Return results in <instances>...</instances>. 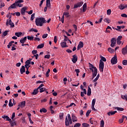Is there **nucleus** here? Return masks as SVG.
<instances>
[{
    "mask_svg": "<svg viewBox=\"0 0 127 127\" xmlns=\"http://www.w3.org/2000/svg\"><path fill=\"white\" fill-rule=\"evenodd\" d=\"M125 118H126V120H127V117L126 116H122V118L121 119H122V121H124V120H125Z\"/></svg>",
    "mask_w": 127,
    "mask_h": 127,
    "instance_id": "63",
    "label": "nucleus"
},
{
    "mask_svg": "<svg viewBox=\"0 0 127 127\" xmlns=\"http://www.w3.org/2000/svg\"><path fill=\"white\" fill-rule=\"evenodd\" d=\"M117 28H116V30H117V31H119L120 30H121V26H117Z\"/></svg>",
    "mask_w": 127,
    "mask_h": 127,
    "instance_id": "59",
    "label": "nucleus"
},
{
    "mask_svg": "<svg viewBox=\"0 0 127 127\" xmlns=\"http://www.w3.org/2000/svg\"><path fill=\"white\" fill-rule=\"evenodd\" d=\"M26 12H27V13H28L29 14H32V13L33 12V10H30V11H26Z\"/></svg>",
    "mask_w": 127,
    "mask_h": 127,
    "instance_id": "58",
    "label": "nucleus"
},
{
    "mask_svg": "<svg viewBox=\"0 0 127 127\" xmlns=\"http://www.w3.org/2000/svg\"><path fill=\"white\" fill-rule=\"evenodd\" d=\"M111 62L113 65H115V64H117V63H118V59L117 56H115L112 58Z\"/></svg>",
    "mask_w": 127,
    "mask_h": 127,
    "instance_id": "7",
    "label": "nucleus"
},
{
    "mask_svg": "<svg viewBox=\"0 0 127 127\" xmlns=\"http://www.w3.org/2000/svg\"><path fill=\"white\" fill-rule=\"evenodd\" d=\"M46 6L48 7H50L51 6V3H50V0H46Z\"/></svg>",
    "mask_w": 127,
    "mask_h": 127,
    "instance_id": "22",
    "label": "nucleus"
},
{
    "mask_svg": "<svg viewBox=\"0 0 127 127\" xmlns=\"http://www.w3.org/2000/svg\"><path fill=\"white\" fill-rule=\"evenodd\" d=\"M89 65V69L93 72L92 74V80L97 76V74L98 73V69H97V67H94V65L91 64V63H88Z\"/></svg>",
    "mask_w": 127,
    "mask_h": 127,
    "instance_id": "1",
    "label": "nucleus"
},
{
    "mask_svg": "<svg viewBox=\"0 0 127 127\" xmlns=\"http://www.w3.org/2000/svg\"><path fill=\"white\" fill-rule=\"evenodd\" d=\"M65 124L66 127H69L70 125H72V124H73L72 119L71 118V116L69 114H67V117H65Z\"/></svg>",
    "mask_w": 127,
    "mask_h": 127,
    "instance_id": "4",
    "label": "nucleus"
},
{
    "mask_svg": "<svg viewBox=\"0 0 127 127\" xmlns=\"http://www.w3.org/2000/svg\"><path fill=\"white\" fill-rule=\"evenodd\" d=\"M47 36H48V34H44L42 36V38H43V39L46 38V37H47Z\"/></svg>",
    "mask_w": 127,
    "mask_h": 127,
    "instance_id": "54",
    "label": "nucleus"
},
{
    "mask_svg": "<svg viewBox=\"0 0 127 127\" xmlns=\"http://www.w3.org/2000/svg\"><path fill=\"white\" fill-rule=\"evenodd\" d=\"M116 113H117V111H111V112L107 113V115H108V116H109L110 117L113 115H115V114H116Z\"/></svg>",
    "mask_w": 127,
    "mask_h": 127,
    "instance_id": "20",
    "label": "nucleus"
},
{
    "mask_svg": "<svg viewBox=\"0 0 127 127\" xmlns=\"http://www.w3.org/2000/svg\"><path fill=\"white\" fill-rule=\"evenodd\" d=\"M49 73H50V69L49 68L46 73V77H49Z\"/></svg>",
    "mask_w": 127,
    "mask_h": 127,
    "instance_id": "40",
    "label": "nucleus"
},
{
    "mask_svg": "<svg viewBox=\"0 0 127 127\" xmlns=\"http://www.w3.org/2000/svg\"><path fill=\"white\" fill-rule=\"evenodd\" d=\"M12 43H11L10 42L8 43L7 46V48H8V49H9V48H10L11 46H12Z\"/></svg>",
    "mask_w": 127,
    "mask_h": 127,
    "instance_id": "51",
    "label": "nucleus"
},
{
    "mask_svg": "<svg viewBox=\"0 0 127 127\" xmlns=\"http://www.w3.org/2000/svg\"><path fill=\"white\" fill-rule=\"evenodd\" d=\"M27 39V37L25 36L23 38H21L20 40V42L22 44H23V43H25V42L26 41Z\"/></svg>",
    "mask_w": 127,
    "mask_h": 127,
    "instance_id": "16",
    "label": "nucleus"
},
{
    "mask_svg": "<svg viewBox=\"0 0 127 127\" xmlns=\"http://www.w3.org/2000/svg\"><path fill=\"white\" fill-rule=\"evenodd\" d=\"M38 90H39V89H37V88L36 89H35V90H34V91H33V92L32 93V94L33 95H37V94L38 93Z\"/></svg>",
    "mask_w": 127,
    "mask_h": 127,
    "instance_id": "26",
    "label": "nucleus"
},
{
    "mask_svg": "<svg viewBox=\"0 0 127 127\" xmlns=\"http://www.w3.org/2000/svg\"><path fill=\"white\" fill-rule=\"evenodd\" d=\"M27 39L28 40H30L31 41L32 40H33V39H34V37H33V36L30 37L29 36H27Z\"/></svg>",
    "mask_w": 127,
    "mask_h": 127,
    "instance_id": "36",
    "label": "nucleus"
},
{
    "mask_svg": "<svg viewBox=\"0 0 127 127\" xmlns=\"http://www.w3.org/2000/svg\"><path fill=\"white\" fill-rule=\"evenodd\" d=\"M45 58L47 59H49L50 58V55H46L45 56Z\"/></svg>",
    "mask_w": 127,
    "mask_h": 127,
    "instance_id": "57",
    "label": "nucleus"
},
{
    "mask_svg": "<svg viewBox=\"0 0 127 127\" xmlns=\"http://www.w3.org/2000/svg\"><path fill=\"white\" fill-rule=\"evenodd\" d=\"M73 58L72 59V62L75 64L77 61H78V56H77L76 55H74L72 56Z\"/></svg>",
    "mask_w": 127,
    "mask_h": 127,
    "instance_id": "12",
    "label": "nucleus"
},
{
    "mask_svg": "<svg viewBox=\"0 0 127 127\" xmlns=\"http://www.w3.org/2000/svg\"><path fill=\"white\" fill-rule=\"evenodd\" d=\"M84 47V43L83 42H79L78 45L77 46V50H80L81 48H83Z\"/></svg>",
    "mask_w": 127,
    "mask_h": 127,
    "instance_id": "11",
    "label": "nucleus"
},
{
    "mask_svg": "<svg viewBox=\"0 0 127 127\" xmlns=\"http://www.w3.org/2000/svg\"><path fill=\"white\" fill-rule=\"evenodd\" d=\"M83 3H84V2H83L82 1L78 2L76 4H74L73 8H78V7H81V6L83 5Z\"/></svg>",
    "mask_w": 127,
    "mask_h": 127,
    "instance_id": "9",
    "label": "nucleus"
},
{
    "mask_svg": "<svg viewBox=\"0 0 127 127\" xmlns=\"http://www.w3.org/2000/svg\"><path fill=\"white\" fill-rule=\"evenodd\" d=\"M40 90V93H43V92H45L46 91V88H41L39 89Z\"/></svg>",
    "mask_w": 127,
    "mask_h": 127,
    "instance_id": "31",
    "label": "nucleus"
},
{
    "mask_svg": "<svg viewBox=\"0 0 127 127\" xmlns=\"http://www.w3.org/2000/svg\"><path fill=\"white\" fill-rule=\"evenodd\" d=\"M115 110H117V111H120L121 112H123V111H124V109L123 108L116 107Z\"/></svg>",
    "mask_w": 127,
    "mask_h": 127,
    "instance_id": "35",
    "label": "nucleus"
},
{
    "mask_svg": "<svg viewBox=\"0 0 127 127\" xmlns=\"http://www.w3.org/2000/svg\"><path fill=\"white\" fill-rule=\"evenodd\" d=\"M8 106L9 107H12L13 106V104L11 102V99L9 100Z\"/></svg>",
    "mask_w": 127,
    "mask_h": 127,
    "instance_id": "45",
    "label": "nucleus"
},
{
    "mask_svg": "<svg viewBox=\"0 0 127 127\" xmlns=\"http://www.w3.org/2000/svg\"><path fill=\"white\" fill-rule=\"evenodd\" d=\"M21 108H24L25 107V101H23L21 103Z\"/></svg>",
    "mask_w": 127,
    "mask_h": 127,
    "instance_id": "32",
    "label": "nucleus"
},
{
    "mask_svg": "<svg viewBox=\"0 0 127 127\" xmlns=\"http://www.w3.org/2000/svg\"><path fill=\"white\" fill-rule=\"evenodd\" d=\"M111 12H112V10H111V9H108L107 11V14L108 15H110Z\"/></svg>",
    "mask_w": 127,
    "mask_h": 127,
    "instance_id": "43",
    "label": "nucleus"
},
{
    "mask_svg": "<svg viewBox=\"0 0 127 127\" xmlns=\"http://www.w3.org/2000/svg\"><path fill=\"white\" fill-rule=\"evenodd\" d=\"M43 86H44V85L43 84H41V85H40V86L37 88V89H39L42 88V87H43Z\"/></svg>",
    "mask_w": 127,
    "mask_h": 127,
    "instance_id": "60",
    "label": "nucleus"
},
{
    "mask_svg": "<svg viewBox=\"0 0 127 127\" xmlns=\"http://www.w3.org/2000/svg\"><path fill=\"white\" fill-rule=\"evenodd\" d=\"M64 42H66L67 40H68V39H69L68 38V37H67V36H65V35L64 36Z\"/></svg>",
    "mask_w": 127,
    "mask_h": 127,
    "instance_id": "52",
    "label": "nucleus"
},
{
    "mask_svg": "<svg viewBox=\"0 0 127 127\" xmlns=\"http://www.w3.org/2000/svg\"><path fill=\"white\" fill-rule=\"evenodd\" d=\"M101 60L100 61L99 63V70L101 73H103V72H104V62H106V61H107V59L103 56H101Z\"/></svg>",
    "mask_w": 127,
    "mask_h": 127,
    "instance_id": "3",
    "label": "nucleus"
},
{
    "mask_svg": "<svg viewBox=\"0 0 127 127\" xmlns=\"http://www.w3.org/2000/svg\"><path fill=\"white\" fill-rule=\"evenodd\" d=\"M117 43V39H116V38H112L111 40V45L110 46L111 47H114L115 46V45H116V43Z\"/></svg>",
    "mask_w": 127,
    "mask_h": 127,
    "instance_id": "8",
    "label": "nucleus"
},
{
    "mask_svg": "<svg viewBox=\"0 0 127 127\" xmlns=\"http://www.w3.org/2000/svg\"><path fill=\"white\" fill-rule=\"evenodd\" d=\"M82 127H90V125L87 123H83Z\"/></svg>",
    "mask_w": 127,
    "mask_h": 127,
    "instance_id": "37",
    "label": "nucleus"
},
{
    "mask_svg": "<svg viewBox=\"0 0 127 127\" xmlns=\"http://www.w3.org/2000/svg\"><path fill=\"white\" fill-rule=\"evenodd\" d=\"M35 23L37 26H42L43 23H46V20L43 17L37 18L35 20Z\"/></svg>",
    "mask_w": 127,
    "mask_h": 127,
    "instance_id": "2",
    "label": "nucleus"
},
{
    "mask_svg": "<svg viewBox=\"0 0 127 127\" xmlns=\"http://www.w3.org/2000/svg\"><path fill=\"white\" fill-rule=\"evenodd\" d=\"M123 64L125 65H127V60H123Z\"/></svg>",
    "mask_w": 127,
    "mask_h": 127,
    "instance_id": "50",
    "label": "nucleus"
},
{
    "mask_svg": "<svg viewBox=\"0 0 127 127\" xmlns=\"http://www.w3.org/2000/svg\"><path fill=\"white\" fill-rule=\"evenodd\" d=\"M32 54H33V55H35V54H37V50H33L32 51Z\"/></svg>",
    "mask_w": 127,
    "mask_h": 127,
    "instance_id": "53",
    "label": "nucleus"
},
{
    "mask_svg": "<svg viewBox=\"0 0 127 127\" xmlns=\"http://www.w3.org/2000/svg\"><path fill=\"white\" fill-rule=\"evenodd\" d=\"M8 32H9V30H6L3 33V35L2 36V37H4V36H6V35H7V33H8Z\"/></svg>",
    "mask_w": 127,
    "mask_h": 127,
    "instance_id": "27",
    "label": "nucleus"
},
{
    "mask_svg": "<svg viewBox=\"0 0 127 127\" xmlns=\"http://www.w3.org/2000/svg\"><path fill=\"white\" fill-rule=\"evenodd\" d=\"M9 24L11 28H13V27H14V24L13 23V22H12V21H11V19H9V21L8 20H7V21L6 22V25L7 26H8Z\"/></svg>",
    "mask_w": 127,
    "mask_h": 127,
    "instance_id": "6",
    "label": "nucleus"
},
{
    "mask_svg": "<svg viewBox=\"0 0 127 127\" xmlns=\"http://www.w3.org/2000/svg\"><path fill=\"white\" fill-rule=\"evenodd\" d=\"M91 110H88L86 113V116L87 117H89V115L91 114Z\"/></svg>",
    "mask_w": 127,
    "mask_h": 127,
    "instance_id": "49",
    "label": "nucleus"
},
{
    "mask_svg": "<svg viewBox=\"0 0 127 127\" xmlns=\"http://www.w3.org/2000/svg\"><path fill=\"white\" fill-rule=\"evenodd\" d=\"M23 0H16L14 3H13V5L14 6H18V7H22L23 6V4H21L22 2H23Z\"/></svg>",
    "mask_w": 127,
    "mask_h": 127,
    "instance_id": "5",
    "label": "nucleus"
},
{
    "mask_svg": "<svg viewBox=\"0 0 127 127\" xmlns=\"http://www.w3.org/2000/svg\"><path fill=\"white\" fill-rule=\"evenodd\" d=\"M95 104H96V99L92 100L91 106H95Z\"/></svg>",
    "mask_w": 127,
    "mask_h": 127,
    "instance_id": "42",
    "label": "nucleus"
},
{
    "mask_svg": "<svg viewBox=\"0 0 127 127\" xmlns=\"http://www.w3.org/2000/svg\"><path fill=\"white\" fill-rule=\"evenodd\" d=\"M10 123V125H11V127H14V126H16V123H15V122H11H11Z\"/></svg>",
    "mask_w": 127,
    "mask_h": 127,
    "instance_id": "39",
    "label": "nucleus"
},
{
    "mask_svg": "<svg viewBox=\"0 0 127 127\" xmlns=\"http://www.w3.org/2000/svg\"><path fill=\"white\" fill-rule=\"evenodd\" d=\"M2 119H3L4 120H6V121H8L9 122H11V119L8 117L7 116L4 115L2 116Z\"/></svg>",
    "mask_w": 127,
    "mask_h": 127,
    "instance_id": "14",
    "label": "nucleus"
},
{
    "mask_svg": "<svg viewBox=\"0 0 127 127\" xmlns=\"http://www.w3.org/2000/svg\"><path fill=\"white\" fill-rule=\"evenodd\" d=\"M121 16L122 17H127V14H121Z\"/></svg>",
    "mask_w": 127,
    "mask_h": 127,
    "instance_id": "62",
    "label": "nucleus"
},
{
    "mask_svg": "<svg viewBox=\"0 0 127 127\" xmlns=\"http://www.w3.org/2000/svg\"><path fill=\"white\" fill-rule=\"evenodd\" d=\"M125 118H126V120H127V117L126 116H122V118L121 119H122V121H124V120H125Z\"/></svg>",
    "mask_w": 127,
    "mask_h": 127,
    "instance_id": "64",
    "label": "nucleus"
},
{
    "mask_svg": "<svg viewBox=\"0 0 127 127\" xmlns=\"http://www.w3.org/2000/svg\"><path fill=\"white\" fill-rule=\"evenodd\" d=\"M25 64L26 65H30V64H31V61L30 60H27L26 61V62H25Z\"/></svg>",
    "mask_w": 127,
    "mask_h": 127,
    "instance_id": "46",
    "label": "nucleus"
},
{
    "mask_svg": "<svg viewBox=\"0 0 127 127\" xmlns=\"http://www.w3.org/2000/svg\"><path fill=\"white\" fill-rule=\"evenodd\" d=\"M26 9H27V7L25 6V7H23L21 8V14H22V15H25V12H26Z\"/></svg>",
    "mask_w": 127,
    "mask_h": 127,
    "instance_id": "10",
    "label": "nucleus"
},
{
    "mask_svg": "<svg viewBox=\"0 0 127 127\" xmlns=\"http://www.w3.org/2000/svg\"><path fill=\"white\" fill-rule=\"evenodd\" d=\"M122 38H123V36H119L117 38V44L119 45L122 44V41H121V40H122Z\"/></svg>",
    "mask_w": 127,
    "mask_h": 127,
    "instance_id": "15",
    "label": "nucleus"
},
{
    "mask_svg": "<svg viewBox=\"0 0 127 127\" xmlns=\"http://www.w3.org/2000/svg\"><path fill=\"white\" fill-rule=\"evenodd\" d=\"M61 45L62 48H65V47H68V46H67V43H66L65 42H61Z\"/></svg>",
    "mask_w": 127,
    "mask_h": 127,
    "instance_id": "17",
    "label": "nucleus"
},
{
    "mask_svg": "<svg viewBox=\"0 0 127 127\" xmlns=\"http://www.w3.org/2000/svg\"><path fill=\"white\" fill-rule=\"evenodd\" d=\"M93 83H94V87H96L97 84H98V82H97V80H94L93 81Z\"/></svg>",
    "mask_w": 127,
    "mask_h": 127,
    "instance_id": "55",
    "label": "nucleus"
},
{
    "mask_svg": "<svg viewBox=\"0 0 127 127\" xmlns=\"http://www.w3.org/2000/svg\"><path fill=\"white\" fill-rule=\"evenodd\" d=\"M121 98L122 99H123V100H125V101H127V95H121Z\"/></svg>",
    "mask_w": 127,
    "mask_h": 127,
    "instance_id": "28",
    "label": "nucleus"
},
{
    "mask_svg": "<svg viewBox=\"0 0 127 127\" xmlns=\"http://www.w3.org/2000/svg\"><path fill=\"white\" fill-rule=\"evenodd\" d=\"M20 72L21 74H23V73H25V67L24 65H22L21 68L20 69Z\"/></svg>",
    "mask_w": 127,
    "mask_h": 127,
    "instance_id": "19",
    "label": "nucleus"
},
{
    "mask_svg": "<svg viewBox=\"0 0 127 127\" xmlns=\"http://www.w3.org/2000/svg\"><path fill=\"white\" fill-rule=\"evenodd\" d=\"M35 16V13H33L32 15H31V20L32 21V20H33V19H34V16Z\"/></svg>",
    "mask_w": 127,
    "mask_h": 127,
    "instance_id": "47",
    "label": "nucleus"
},
{
    "mask_svg": "<svg viewBox=\"0 0 127 127\" xmlns=\"http://www.w3.org/2000/svg\"><path fill=\"white\" fill-rule=\"evenodd\" d=\"M108 51L110 52V53H114L115 52V50L114 49H112V48H109L108 49Z\"/></svg>",
    "mask_w": 127,
    "mask_h": 127,
    "instance_id": "25",
    "label": "nucleus"
},
{
    "mask_svg": "<svg viewBox=\"0 0 127 127\" xmlns=\"http://www.w3.org/2000/svg\"><path fill=\"white\" fill-rule=\"evenodd\" d=\"M119 8L121 10H123L125 9V6L123 4H121L119 6Z\"/></svg>",
    "mask_w": 127,
    "mask_h": 127,
    "instance_id": "34",
    "label": "nucleus"
},
{
    "mask_svg": "<svg viewBox=\"0 0 127 127\" xmlns=\"http://www.w3.org/2000/svg\"><path fill=\"white\" fill-rule=\"evenodd\" d=\"M44 47V44H41L40 45H39L37 48H38V49H41L42 48H43Z\"/></svg>",
    "mask_w": 127,
    "mask_h": 127,
    "instance_id": "24",
    "label": "nucleus"
},
{
    "mask_svg": "<svg viewBox=\"0 0 127 127\" xmlns=\"http://www.w3.org/2000/svg\"><path fill=\"white\" fill-rule=\"evenodd\" d=\"M16 6L15 5V6H13V4L11 5L8 8V9L9 10L11 8H16Z\"/></svg>",
    "mask_w": 127,
    "mask_h": 127,
    "instance_id": "38",
    "label": "nucleus"
},
{
    "mask_svg": "<svg viewBox=\"0 0 127 127\" xmlns=\"http://www.w3.org/2000/svg\"><path fill=\"white\" fill-rule=\"evenodd\" d=\"M104 21H105V22H107V23H110L111 22V20H110V19L108 18H105Z\"/></svg>",
    "mask_w": 127,
    "mask_h": 127,
    "instance_id": "33",
    "label": "nucleus"
},
{
    "mask_svg": "<svg viewBox=\"0 0 127 127\" xmlns=\"http://www.w3.org/2000/svg\"><path fill=\"white\" fill-rule=\"evenodd\" d=\"M40 113H47V110L45 108H42V109H40Z\"/></svg>",
    "mask_w": 127,
    "mask_h": 127,
    "instance_id": "30",
    "label": "nucleus"
},
{
    "mask_svg": "<svg viewBox=\"0 0 127 127\" xmlns=\"http://www.w3.org/2000/svg\"><path fill=\"white\" fill-rule=\"evenodd\" d=\"M71 118L73 123H75V122H77L78 120L77 119V117L74 114H72Z\"/></svg>",
    "mask_w": 127,
    "mask_h": 127,
    "instance_id": "18",
    "label": "nucleus"
},
{
    "mask_svg": "<svg viewBox=\"0 0 127 127\" xmlns=\"http://www.w3.org/2000/svg\"><path fill=\"white\" fill-rule=\"evenodd\" d=\"M92 94V91L91 90V88L88 86L87 90V96H90Z\"/></svg>",
    "mask_w": 127,
    "mask_h": 127,
    "instance_id": "23",
    "label": "nucleus"
},
{
    "mask_svg": "<svg viewBox=\"0 0 127 127\" xmlns=\"http://www.w3.org/2000/svg\"><path fill=\"white\" fill-rule=\"evenodd\" d=\"M54 40L55 43H57V36H55L54 37Z\"/></svg>",
    "mask_w": 127,
    "mask_h": 127,
    "instance_id": "56",
    "label": "nucleus"
},
{
    "mask_svg": "<svg viewBox=\"0 0 127 127\" xmlns=\"http://www.w3.org/2000/svg\"><path fill=\"white\" fill-rule=\"evenodd\" d=\"M81 127V124L80 123H76L73 127Z\"/></svg>",
    "mask_w": 127,
    "mask_h": 127,
    "instance_id": "44",
    "label": "nucleus"
},
{
    "mask_svg": "<svg viewBox=\"0 0 127 127\" xmlns=\"http://www.w3.org/2000/svg\"><path fill=\"white\" fill-rule=\"evenodd\" d=\"M59 117H60V120H62V119H63V117H64V114L60 113L59 115Z\"/></svg>",
    "mask_w": 127,
    "mask_h": 127,
    "instance_id": "41",
    "label": "nucleus"
},
{
    "mask_svg": "<svg viewBox=\"0 0 127 127\" xmlns=\"http://www.w3.org/2000/svg\"><path fill=\"white\" fill-rule=\"evenodd\" d=\"M122 53L123 55H126L127 53V45L125 47L123 48L122 50Z\"/></svg>",
    "mask_w": 127,
    "mask_h": 127,
    "instance_id": "13",
    "label": "nucleus"
},
{
    "mask_svg": "<svg viewBox=\"0 0 127 127\" xmlns=\"http://www.w3.org/2000/svg\"><path fill=\"white\" fill-rule=\"evenodd\" d=\"M15 13H16V16H20V12H15Z\"/></svg>",
    "mask_w": 127,
    "mask_h": 127,
    "instance_id": "61",
    "label": "nucleus"
},
{
    "mask_svg": "<svg viewBox=\"0 0 127 127\" xmlns=\"http://www.w3.org/2000/svg\"><path fill=\"white\" fill-rule=\"evenodd\" d=\"M64 15L65 16V17H69V16H70V15H69V12H64Z\"/></svg>",
    "mask_w": 127,
    "mask_h": 127,
    "instance_id": "29",
    "label": "nucleus"
},
{
    "mask_svg": "<svg viewBox=\"0 0 127 127\" xmlns=\"http://www.w3.org/2000/svg\"><path fill=\"white\" fill-rule=\"evenodd\" d=\"M105 125V122L103 121V120H102L101 121V123H100V126H101V127H104V125Z\"/></svg>",
    "mask_w": 127,
    "mask_h": 127,
    "instance_id": "48",
    "label": "nucleus"
},
{
    "mask_svg": "<svg viewBox=\"0 0 127 127\" xmlns=\"http://www.w3.org/2000/svg\"><path fill=\"white\" fill-rule=\"evenodd\" d=\"M15 35L17 36V37H20V36L22 35V33L21 32H16Z\"/></svg>",
    "mask_w": 127,
    "mask_h": 127,
    "instance_id": "21",
    "label": "nucleus"
}]
</instances>
